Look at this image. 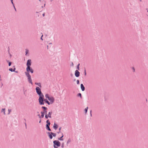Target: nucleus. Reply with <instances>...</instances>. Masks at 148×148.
<instances>
[{"instance_id": "22", "label": "nucleus", "mask_w": 148, "mask_h": 148, "mask_svg": "<svg viewBox=\"0 0 148 148\" xmlns=\"http://www.w3.org/2000/svg\"><path fill=\"white\" fill-rule=\"evenodd\" d=\"M43 112H44V114H47V111L46 110H44V111Z\"/></svg>"}, {"instance_id": "26", "label": "nucleus", "mask_w": 148, "mask_h": 148, "mask_svg": "<svg viewBox=\"0 0 148 148\" xmlns=\"http://www.w3.org/2000/svg\"><path fill=\"white\" fill-rule=\"evenodd\" d=\"M77 84H79V80H77Z\"/></svg>"}, {"instance_id": "13", "label": "nucleus", "mask_w": 148, "mask_h": 148, "mask_svg": "<svg viewBox=\"0 0 148 148\" xmlns=\"http://www.w3.org/2000/svg\"><path fill=\"white\" fill-rule=\"evenodd\" d=\"M62 136L60 138H58V140H63V139L62 138V137H63V134H62Z\"/></svg>"}, {"instance_id": "21", "label": "nucleus", "mask_w": 148, "mask_h": 148, "mask_svg": "<svg viewBox=\"0 0 148 148\" xmlns=\"http://www.w3.org/2000/svg\"><path fill=\"white\" fill-rule=\"evenodd\" d=\"M48 117H49L48 116L47 114H45V118H46L47 119H48Z\"/></svg>"}, {"instance_id": "9", "label": "nucleus", "mask_w": 148, "mask_h": 148, "mask_svg": "<svg viewBox=\"0 0 148 148\" xmlns=\"http://www.w3.org/2000/svg\"><path fill=\"white\" fill-rule=\"evenodd\" d=\"M29 71H30V72L32 73H33V69H32L30 67L29 69H28L27 70V72H29Z\"/></svg>"}, {"instance_id": "41", "label": "nucleus", "mask_w": 148, "mask_h": 148, "mask_svg": "<svg viewBox=\"0 0 148 148\" xmlns=\"http://www.w3.org/2000/svg\"><path fill=\"white\" fill-rule=\"evenodd\" d=\"M62 147H63V145H62Z\"/></svg>"}, {"instance_id": "35", "label": "nucleus", "mask_w": 148, "mask_h": 148, "mask_svg": "<svg viewBox=\"0 0 148 148\" xmlns=\"http://www.w3.org/2000/svg\"><path fill=\"white\" fill-rule=\"evenodd\" d=\"M8 111H9V113H10V112L11 111V110H8Z\"/></svg>"}, {"instance_id": "45", "label": "nucleus", "mask_w": 148, "mask_h": 148, "mask_svg": "<svg viewBox=\"0 0 148 148\" xmlns=\"http://www.w3.org/2000/svg\"><path fill=\"white\" fill-rule=\"evenodd\" d=\"M51 1H52V0H51Z\"/></svg>"}, {"instance_id": "42", "label": "nucleus", "mask_w": 148, "mask_h": 148, "mask_svg": "<svg viewBox=\"0 0 148 148\" xmlns=\"http://www.w3.org/2000/svg\"><path fill=\"white\" fill-rule=\"evenodd\" d=\"M14 9H15V10H16V8H15V7H14Z\"/></svg>"}, {"instance_id": "24", "label": "nucleus", "mask_w": 148, "mask_h": 148, "mask_svg": "<svg viewBox=\"0 0 148 148\" xmlns=\"http://www.w3.org/2000/svg\"><path fill=\"white\" fill-rule=\"evenodd\" d=\"M9 70L11 71H13V70L12 69V68H10V69H9Z\"/></svg>"}, {"instance_id": "36", "label": "nucleus", "mask_w": 148, "mask_h": 148, "mask_svg": "<svg viewBox=\"0 0 148 148\" xmlns=\"http://www.w3.org/2000/svg\"><path fill=\"white\" fill-rule=\"evenodd\" d=\"M15 68H14V69H13V71H15Z\"/></svg>"}, {"instance_id": "32", "label": "nucleus", "mask_w": 148, "mask_h": 148, "mask_svg": "<svg viewBox=\"0 0 148 148\" xmlns=\"http://www.w3.org/2000/svg\"><path fill=\"white\" fill-rule=\"evenodd\" d=\"M11 65V62H9V66H10Z\"/></svg>"}, {"instance_id": "17", "label": "nucleus", "mask_w": 148, "mask_h": 148, "mask_svg": "<svg viewBox=\"0 0 148 148\" xmlns=\"http://www.w3.org/2000/svg\"><path fill=\"white\" fill-rule=\"evenodd\" d=\"M88 109V107H87L85 109V111L86 113H87Z\"/></svg>"}, {"instance_id": "19", "label": "nucleus", "mask_w": 148, "mask_h": 148, "mask_svg": "<svg viewBox=\"0 0 148 148\" xmlns=\"http://www.w3.org/2000/svg\"><path fill=\"white\" fill-rule=\"evenodd\" d=\"M42 108L44 110H47V108L44 106L42 107Z\"/></svg>"}, {"instance_id": "29", "label": "nucleus", "mask_w": 148, "mask_h": 148, "mask_svg": "<svg viewBox=\"0 0 148 148\" xmlns=\"http://www.w3.org/2000/svg\"><path fill=\"white\" fill-rule=\"evenodd\" d=\"M70 142V140H69L67 142V143H69Z\"/></svg>"}, {"instance_id": "3", "label": "nucleus", "mask_w": 148, "mask_h": 148, "mask_svg": "<svg viewBox=\"0 0 148 148\" xmlns=\"http://www.w3.org/2000/svg\"><path fill=\"white\" fill-rule=\"evenodd\" d=\"M25 74L28 77V79L29 82L31 83L32 84V80L31 79V76L30 75H29L28 73L25 72Z\"/></svg>"}, {"instance_id": "8", "label": "nucleus", "mask_w": 148, "mask_h": 148, "mask_svg": "<svg viewBox=\"0 0 148 148\" xmlns=\"http://www.w3.org/2000/svg\"><path fill=\"white\" fill-rule=\"evenodd\" d=\"M53 127L55 130H56L57 129L58 127V125L57 124H56L55 123L53 126Z\"/></svg>"}, {"instance_id": "39", "label": "nucleus", "mask_w": 148, "mask_h": 148, "mask_svg": "<svg viewBox=\"0 0 148 148\" xmlns=\"http://www.w3.org/2000/svg\"><path fill=\"white\" fill-rule=\"evenodd\" d=\"M42 15L43 16H45V14H42Z\"/></svg>"}, {"instance_id": "7", "label": "nucleus", "mask_w": 148, "mask_h": 148, "mask_svg": "<svg viewBox=\"0 0 148 148\" xmlns=\"http://www.w3.org/2000/svg\"><path fill=\"white\" fill-rule=\"evenodd\" d=\"M81 88L82 91H84L85 90V87L82 84H81Z\"/></svg>"}, {"instance_id": "43", "label": "nucleus", "mask_w": 148, "mask_h": 148, "mask_svg": "<svg viewBox=\"0 0 148 148\" xmlns=\"http://www.w3.org/2000/svg\"><path fill=\"white\" fill-rule=\"evenodd\" d=\"M41 122V120L39 121V123H40Z\"/></svg>"}, {"instance_id": "6", "label": "nucleus", "mask_w": 148, "mask_h": 148, "mask_svg": "<svg viewBox=\"0 0 148 148\" xmlns=\"http://www.w3.org/2000/svg\"><path fill=\"white\" fill-rule=\"evenodd\" d=\"M75 75L76 77H78L79 75V72L77 71L76 70L75 71Z\"/></svg>"}, {"instance_id": "27", "label": "nucleus", "mask_w": 148, "mask_h": 148, "mask_svg": "<svg viewBox=\"0 0 148 148\" xmlns=\"http://www.w3.org/2000/svg\"><path fill=\"white\" fill-rule=\"evenodd\" d=\"M28 50H26V54H27L28 53Z\"/></svg>"}, {"instance_id": "15", "label": "nucleus", "mask_w": 148, "mask_h": 148, "mask_svg": "<svg viewBox=\"0 0 148 148\" xmlns=\"http://www.w3.org/2000/svg\"><path fill=\"white\" fill-rule=\"evenodd\" d=\"M46 122H47V125H49L50 124V123L49 122V120H47V121Z\"/></svg>"}, {"instance_id": "30", "label": "nucleus", "mask_w": 148, "mask_h": 148, "mask_svg": "<svg viewBox=\"0 0 148 148\" xmlns=\"http://www.w3.org/2000/svg\"><path fill=\"white\" fill-rule=\"evenodd\" d=\"M43 36V35H42V36H41V39L42 40H43V39L42 38V37Z\"/></svg>"}, {"instance_id": "25", "label": "nucleus", "mask_w": 148, "mask_h": 148, "mask_svg": "<svg viewBox=\"0 0 148 148\" xmlns=\"http://www.w3.org/2000/svg\"><path fill=\"white\" fill-rule=\"evenodd\" d=\"M78 96H79L80 97H82V95L80 93H79L78 94Z\"/></svg>"}, {"instance_id": "34", "label": "nucleus", "mask_w": 148, "mask_h": 148, "mask_svg": "<svg viewBox=\"0 0 148 148\" xmlns=\"http://www.w3.org/2000/svg\"><path fill=\"white\" fill-rule=\"evenodd\" d=\"M11 2H12V3L14 5L13 3V0H11Z\"/></svg>"}, {"instance_id": "38", "label": "nucleus", "mask_w": 148, "mask_h": 148, "mask_svg": "<svg viewBox=\"0 0 148 148\" xmlns=\"http://www.w3.org/2000/svg\"><path fill=\"white\" fill-rule=\"evenodd\" d=\"M38 116L40 118H41V116H40V114L38 115Z\"/></svg>"}, {"instance_id": "20", "label": "nucleus", "mask_w": 148, "mask_h": 148, "mask_svg": "<svg viewBox=\"0 0 148 148\" xmlns=\"http://www.w3.org/2000/svg\"><path fill=\"white\" fill-rule=\"evenodd\" d=\"M51 134H52V135H53V136L54 137L55 136H56V134L55 133H54L52 132H51Z\"/></svg>"}, {"instance_id": "28", "label": "nucleus", "mask_w": 148, "mask_h": 148, "mask_svg": "<svg viewBox=\"0 0 148 148\" xmlns=\"http://www.w3.org/2000/svg\"><path fill=\"white\" fill-rule=\"evenodd\" d=\"M53 147L54 148H57V147L55 145H53Z\"/></svg>"}, {"instance_id": "12", "label": "nucleus", "mask_w": 148, "mask_h": 148, "mask_svg": "<svg viewBox=\"0 0 148 148\" xmlns=\"http://www.w3.org/2000/svg\"><path fill=\"white\" fill-rule=\"evenodd\" d=\"M35 84L37 85H38V86H39L40 87H41V84L40 83H35Z\"/></svg>"}, {"instance_id": "37", "label": "nucleus", "mask_w": 148, "mask_h": 148, "mask_svg": "<svg viewBox=\"0 0 148 148\" xmlns=\"http://www.w3.org/2000/svg\"><path fill=\"white\" fill-rule=\"evenodd\" d=\"M72 65L73 66V62H72Z\"/></svg>"}, {"instance_id": "44", "label": "nucleus", "mask_w": 148, "mask_h": 148, "mask_svg": "<svg viewBox=\"0 0 148 148\" xmlns=\"http://www.w3.org/2000/svg\"><path fill=\"white\" fill-rule=\"evenodd\" d=\"M141 0H140V1H141Z\"/></svg>"}, {"instance_id": "40", "label": "nucleus", "mask_w": 148, "mask_h": 148, "mask_svg": "<svg viewBox=\"0 0 148 148\" xmlns=\"http://www.w3.org/2000/svg\"><path fill=\"white\" fill-rule=\"evenodd\" d=\"M133 70H134H134H135V69H134V68H133Z\"/></svg>"}, {"instance_id": "4", "label": "nucleus", "mask_w": 148, "mask_h": 148, "mask_svg": "<svg viewBox=\"0 0 148 148\" xmlns=\"http://www.w3.org/2000/svg\"><path fill=\"white\" fill-rule=\"evenodd\" d=\"M31 60L29 59L28 60L27 63V66L26 68V70H27L28 69H29L30 66H31Z\"/></svg>"}, {"instance_id": "33", "label": "nucleus", "mask_w": 148, "mask_h": 148, "mask_svg": "<svg viewBox=\"0 0 148 148\" xmlns=\"http://www.w3.org/2000/svg\"><path fill=\"white\" fill-rule=\"evenodd\" d=\"M84 74H85V75H86V72L85 70V71H84Z\"/></svg>"}, {"instance_id": "16", "label": "nucleus", "mask_w": 148, "mask_h": 148, "mask_svg": "<svg viewBox=\"0 0 148 148\" xmlns=\"http://www.w3.org/2000/svg\"><path fill=\"white\" fill-rule=\"evenodd\" d=\"M49 136L50 138V139H52L53 137L52 136V134H50L49 133Z\"/></svg>"}, {"instance_id": "10", "label": "nucleus", "mask_w": 148, "mask_h": 148, "mask_svg": "<svg viewBox=\"0 0 148 148\" xmlns=\"http://www.w3.org/2000/svg\"><path fill=\"white\" fill-rule=\"evenodd\" d=\"M52 112H49L48 113V116L49 118L51 117V115L52 114Z\"/></svg>"}, {"instance_id": "11", "label": "nucleus", "mask_w": 148, "mask_h": 148, "mask_svg": "<svg viewBox=\"0 0 148 148\" xmlns=\"http://www.w3.org/2000/svg\"><path fill=\"white\" fill-rule=\"evenodd\" d=\"M41 118H43L45 114L44 112H41Z\"/></svg>"}, {"instance_id": "14", "label": "nucleus", "mask_w": 148, "mask_h": 148, "mask_svg": "<svg viewBox=\"0 0 148 148\" xmlns=\"http://www.w3.org/2000/svg\"><path fill=\"white\" fill-rule=\"evenodd\" d=\"M49 125H46V127H47V129L49 131H51V130H50L49 127Z\"/></svg>"}, {"instance_id": "1", "label": "nucleus", "mask_w": 148, "mask_h": 148, "mask_svg": "<svg viewBox=\"0 0 148 148\" xmlns=\"http://www.w3.org/2000/svg\"><path fill=\"white\" fill-rule=\"evenodd\" d=\"M36 92L39 96L38 99V101L40 105H43L44 104V102H43V99L44 97V96L42 93L40 89L38 87H37L36 89Z\"/></svg>"}, {"instance_id": "23", "label": "nucleus", "mask_w": 148, "mask_h": 148, "mask_svg": "<svg viewBox=\"0 0 148 148\" xmlns=\"http://www.w3.org/2000/svg\"><path fill=\"white\" fill-rule=\"evenodd\" d=\"M80 64H79L78 65H77V69H78V70H79V65Z\"/></svg>"}, {"instance_id": "2", "label": "nucleus", "mask_w": 148, "mask_h": 148, "mask_svg": "<svg viewBox=\"0 0 148 148\" xmlns=\"http://www.w3.org/2000/svg\"><path fill=\"white\" fill-rule=\"evenodd\" d=\"M45 98H47L48 100L47 99H44V98L43 99V102L45 101V102L47 103L48 105H49L50 104H52L55 101V99L54 97L52 96H50L48 94H46L45 95Z\"/></svg>"}, {"instance_id": "31", "label": "nucleus", "mask_w": 148, "mask_h": 148, "mask_svg": "<svg viewBox=\"0 0 148 148\" xmlns=\"http://www.w3.org/2000/svg\"><path fill=\"white\" fill-rule=\"evenodd\" d=\"M61 127H60V128H59V132H58V133H59V132H60V130H61Z\"/></svg>"}, {"instance_id": "18", "label": "nucleus", "mask_w": 148, "mask_h": 148, "mask_svg": "<svg viewBox=\"0 0 148 148\" xmlns=\"http://www.w3.org/2000/svg\"><path fill=\"white\" fill-rule=\"evenodd\" d=\"M1 112H3V113H4V114H5V109H2V110H1Z\"/></svg>"}, {"instance_id": "5", "label": "nucleus", "mask_w": 148, "mask_h": 148, "mask_svg": "<svg viewBox=\"0 0 148 148\" xmlns=\"http://www.w3.org/2000/svg\"><path fill=\"white\" fill-rule=\"evenodd\" d=\"M53 143L54 145L57 146L58 147H59L61 143L58 140H55L53 141Z\"/></svg>"}]
</instances>
